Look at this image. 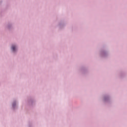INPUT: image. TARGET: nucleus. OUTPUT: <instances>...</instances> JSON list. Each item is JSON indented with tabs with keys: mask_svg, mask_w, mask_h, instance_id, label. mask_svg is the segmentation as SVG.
<instances>
[{
	"mask_svg": "<svg viewBox=\"0 0 127 127\" xmlns=\"http://www.w3.org/2000/svg\"><path fill=\"white\" fill-rule=\"evenodd\" d=\"M11 48H12V51H15V46H12Z\"/></svg>",
	"mask_w": 127,
	"mask_h": 127,
	"instance_id": "f257e3e1",
	"label": "nucleus"
},
{
	"mask_svg": "<svg viewBox=\"0 0 127 127\" xmlns=\"http://www.w3.org/2000/svg\"><path fill=\"white\" fill-rule=\"evenodd\" d=\"M14 106H15V104L13 103V107H14Z\"/></svg>",
	"mask_w": 127,
	"mask_h": 127,
	"instance_id": "f03ea898",
	"label": "nucleus"
}]
</instances>
